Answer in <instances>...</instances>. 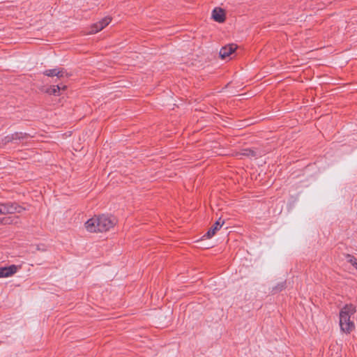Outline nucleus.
Wrapping results in <instances>:
<instances>
[{"mask_svg":"<svg viewBox=\"0 0 357 357\" xmlns=\"http://www.w3.org/2000/svg\"><path fill=\"white\" fill-rule=\"evenodd\" d=\"M116 224V219L105 215L94 216L85 223V228L89 232H104L112 228Z\"/></svg>","mask_w":357,"mask_h":357,"instance_id":"nucleus-1","label":"nucleus"},{"mask_svg":"<svg viewBox=\"0 0 357 357\" xmlns=\"http://www.w3.org/2000/svg\"><path fill=\"white\" fill-rule=\"evenodd\" d=\"M356 312V307L351 304L346 305L340 312V326L344 333H349L355 328L353 316Z\"/></svg>","mask_w":357,"mask_h":357,"instance_id":"nucleus-2","label":"nucleus"},{"mask_svg":"<svg viewBox=\"0 0 357 357\" xmlns=\"http://www.w3.org/2000/svg\"><path fill=\"white\" fill-rule=\"evenodd\" d=\"M21 268V266L10 265L0 267V278H9L15 275Z\"/></svg>","mask_w":357,"mask_h":357,"instance_id":"nucleus-3","label":"nucleus"},{"mask_svg":"<svg viewBox=\"0 0 357 357\" xmlns=\"http://www.w3.org/2000/svg\"><path fill=\"white\" fill-rule=\"evenodd\" d=\"M111 20L112 19L109 17H104L100 21L91 25L89 33L94 34L100 31L111 22Z\"/></svg>","mask_w":357,"mask_h":357,"instance_id":"nucleus-4","label":"nucleus"},{"mask_svg":"<svg viewBox=\"0 0 357 357\" xmlns=\"http://www.w3.org/2000/svg\"><path fill=\"white\" fill-rule=\"evenodd\" d=\"M22 208L20 206H14L10 204H1L0 203V215L13 213L15 212L20 213Z\"/></svg>","mask_w":357,"mask_h":357,"instance_id":"nucleus-5","label":"nucleus"},{"mask_svg":"<svg viewBox=\"0 0 357 357\" xmlns=\"http://www.w3.org/2000/svg\"><path fill=\"white\" fill-rule=\"evenodd\" d=\"M237 48V45L235 44H229L223 47L220 50V56L222 59H227L235 52Z\"/></svg>","mask_w":357,"mask_h":357,"instance_id":"nucleus-6","label":"nucleus"},{"mask_svg":"<svg viewBox=\"0 0 357 357\" xmlns=\"http://www.w3.org/2000/svg\"><path fill=\"white\" fill-rule=\"evenodd\" d=\"M44 75L48 77H57L59 78L68 77V73L64 71L63 69L59 68H54V69H49L44 71Z\"/></svg>","mask_w":357,"mask_h":357,"instance_id":"nucleus-7","label":"nucleus"},{"mask_svg":"<svg viewBox=\"0 0 357 357\" xmlns=\"http://www.w3.org/2000/svg\"><path fill=\"white\" fill-rule=\"evenodd\" d=\"M212 18L218 22L222 23L225 20V13L224 10L220 8H215L212 12Z\"/></svg>","mask_w":357,"mask_h":357,"instance_id":"nucleus-8","label":"nucleus"},{"mask_svg":"<svg viewBox=\"0 0 357 357\" xmlns=\"http://www.w3.org/2000/svg\"><path fill=\"white\" fill-rule=\"evenodd\" d=\"M26 134L22 132H15L10 135L6 136L4 139L5 143H8L15 140H21L26 138Z\"/></svg>","mask_w":357,"mask_h":357,"instance_id":"nucleus-9","label":"nucleus"},{"mask_svg":"<svg viewBox=\"0 0 357 357\" xmlns=\"http://www.w3.org/2000/svg\"><path fill=\"white\" fill-rule=\"evenodd\" d=\"M223 224L224 221L220 222V220H218L206 233L207 238H210L213 236L216 231L221 228Z\"/></svg>","mask_w":357,"mask_h":357,"instance_id":"nucleus-10","label":"nucleus"},{"mask_svg":"<svg viewBox=\"0 0 357 357\" xmlns=\"http://www.w3.org/2000/svg\"><path fill=\"white\" fill-rule=\"evenodd\" d=\"M346 259L348 263L352 265L357 270V259L351 255H347Z\"/></svg>","mask_w":357,"mask_h":357,"instance_id":"nucleus-11","label":"nucleus"},{"mask_svg":"<svg viewBox=\"0 0 357 357\" xmlns=\"http://www.w3.org/2000/svg\"><path fill=\"white\" fill-rule=\"evenodd\" d=\"M61 91V86L59 85L53 86L50 89H48L47 92L50 94L58 96L59 95V91Z\"/></svg>","mask_w":357,"mask_h":357,"instance_id":"nucleus-12","label":"nucleus"},{"mask_svg":"<svg viewBox=\"0 0 357 357\" xmlns=\"http://www.w3.org/2000/svg\"><path fill=\"white\" fill-rule=\"evenodd\" d=\"M241 154L248 157H254L256 155L255 151L252 149H244L242 151Z\"/></svg>","mask_w":357,"mask_h":357,"instance_id":"nucleus-13","label":"nucleus"},{"mask_svg":"<svg viewBox=\"0 0 357 357\" xmlns=\"http://www.w3.org/2000/svg\"><path fill=\"white\" fill-rule=\"evenodd\" d=\"M61 86V90H65L66 89V85H59Z\"/></svg>","mask_w":357,"mask_h":357,"instance_id":"nucleus-14","label":"nucleus"}]
</instances>
